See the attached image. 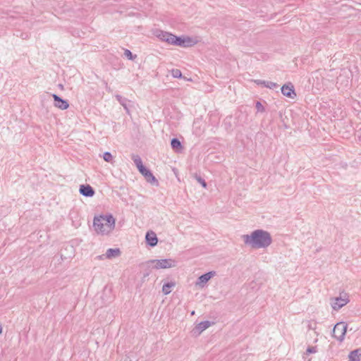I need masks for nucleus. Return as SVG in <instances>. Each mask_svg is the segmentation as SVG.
<instances>
[{
	"mask_svg": "<svg viewBox=\"0 0 361 361\" xmlns=\"http://www.w3.org/2000/svg\"><path fill=\"white\" fill-rule=\"evenodd\" d=\"M242 238L245 245L254 249L267 248L272 243L271 234L262 229L255 230L250 235H243Z\"/></svg>",
	"mask_w": 361,
	"mask_h": 361,
	"instance_id": "nucleus-1",
	"label": "nucleus"
},
{
	"mask_svg": "<svg viewBox=\"0 0 361 361\" xmlns=\"http://www.w3.org/2000/svg\"><path fill=\"white\" fill-rule=\"evenodd\" d=\"M93 227L99 234H108L115 227V219L111 214L95 216L93 221Z\"/></svg>",
	"mask_w": 361,
	"mask_h": 361,
	"instance_id": "nucleus-2",
	"label": "nucleus"
},
{
	"mask_svg": "<svg viewBox=\"0 0 361 361\" xmlns=\"http://www.w3.org/2000/svg\"><path fill=\"white\" fill-rule=\"evenodd\" d=\"M176 267V262L171 259L149 260L143 264V268L151 269H169Z\"/></svg>",
	"mask_w": 361,
	"mask_h": 361,
	"instance_id": "nucleus-3",
	"label": "nucleus"
},
{
	"mask_svg": "<svg viewBox=\"0 0 361 361\" xmlns=\"http://www.w3.org/2000/svg\"><path fill=\"white\" fill-rule=\"evenodd\" d=\"M348 325L344 322H338L334 327L332 336L339 341H343L346 334Z\"/></svg>",
	"mask_w": 361,
	"mask_h": 361,
	"instance_id": "nucleus-4",
	"label": "nucleus"
},
{
	"mask_svg": "<svg viewBox=\"0 0 361 361\" xmlns=\"http://www.w3.org/2000/svg\"><path fill=\"white\" fill-rule=\"evenodd\" d=\"M175 46H179L181 47H192L197 44V40L192 37H178L176 36V39L174 41Z\"/></svg>",
	"mask_w": 361,
	"mask_h": 361,
	"instance_id": "nucleus-5",
	"label": "nucleus"
},
{
	"mask_svg": "<svg viewBox=\"0 0 361 361\" xmlns=\"http://www.w3.org/2000/svg\"><path fill=\"white\" fill-rule=\"evenodd\" d=\"M331 305L334 310H338L349 302L348 295L344 293V296H339L331 300Z\"/></svg>",
	"mask_w": 361,
	"mask_h": 361,
	"instance_id": "nucleus-6",
	"label": "nucleus"
},
{
	"mask_svg": "<svg viewBox=\"0 0 361 361\" xmlns=\"http://www.w3.org/2000/svg\"><path fill=\"white\" fill-rule=\"evenodd\" d=\"M156 36L163 42H166L169 44L174 45V41L176 36L165 31L157 30L156 32Z\"/></svg>",
	"mask_w": 361,
	"mask_h": 361,
	"instance_id": "nucleus-7",
	"label": "nucleus"
},
{
	"mask_svg": "<svg viewBox=\"0 0 361 361\" xmlns=\"http://www.w3.org/2000/svg\"><path fill=\"white\" fill-rule=\"evenodd\" d=\"M140 173L145 177V180L151 183V184H155L158 185V180L156 179L154 176L152 174V173L147 169H146L145 166L142 169H140L138 170Z\"/></svg>",
	"mask_w": 361,
	"mask_h": 361,
	"instance_id": "nucleus-8",
	"label": "nucleus"
},
{
	"mask_svg": "<svg viewBox=\"0 0 361 361\" xmlns=\"http://www.w3.org/2000/svg\"><path fill=\"white\" fill-rule=\"evenodd\" d=\"M216 275V272H206L204 274L201 275L195 283L196 286L203 288L209 279Z\"/></svg>",
	"mask_w": 361,
	"mask_h": 361,
	"instance_id": "nucleus-9",
	"label": "nucleus"
},
{
	"mask_svg": "<svg viewBox=\"0 0 361 361\" xmlns=\"http://www.w3.org/2000/svg\"><path fill=\"white\" fill-rule=\"evenodd\" d=\"M281 92L284 96L291 99H293L296 96L294 87L291 83L283 85L281 87Z\"/></svg>",
	"mask_w": 361,
	"mask_h": 361,
	"instance_id": "nucleus-10",
	"label": "nucleus"
},
{
	"mask_svg": "<svg viewBox=\"0 0 361 361\" xmlns=\"http://www.w3.org/2000/svg\"><path fill=\"white\" fill-rule=\"evenodd\" d=\"M52 97L54 100V106L60 109L65 110L69 106V104L66 100L63 99L58 95L54 94Z\"/></svg>",
	"mask_w": 361,
	"mask_h": 361,
	"instance_id": "nucleus-11",
	"label": "nucleus"
},
{
	"mask_svg": "<svg viewBox=\"0 0 361 361\" xmlns=\"http://www.w3.org/2000/svg\"><path fill=\"white\" fill-rule=\"evenodd\" d=\"M80 193L85 197H92L94 195V190L90 185H81L79 189Z\"/></svg>",
	"mask_w": 361,
	"mask_h": 361,
	"instance_id": "nucleus-12",
	"label": "nucleus"
},
{
	"mask_svg": "<svg viewBox=\"0 0 361 361\" xmlns=\"http://www.w3.org/2000/svg\"><path fill=\"white\" fill-rule=\"evenodd\" d=\"M147 243L151 247H154L158 243L157 235L153 231H148L145 235Z\"/></svg>",
	"mask_w": 361,
	"mask_h": 361,
	"instance_id": "nucleus-13",
	"label": "nucleus"
},
{
	"mask_svg": "<svg viewBox=\"0 0 361 361\" xmlns=\"http://www.w3.org/2000/svg\"><path fill=\"white\" fill-rule=\"evenodd\" d=\"M121 255V250L118 248H109L106 250L105 256L108 259L118 257Z\"/></svg>",
	"mask_w": 361,
	"mask_h": 361,
	"instance_id": "nucleus-14",
	"label": "nucleus"
},
{
	"mask_svg": "<svg viewBox=\"0 0 361 361\" xmlns=\"http://www.w3.org/2000/svg\"><path fill=\"white\" fill-rule=\"evenodd\" d=\"M176 282L171 281L164 283L162 286V293L164 295H168L172 291V288L175 287Z\"/></svg>",
	"mask_w": 361,
	"mask_h": 361,
	"instance_id": "nucleus-15",
	"label": "nucleus"
},
{
	"mask_svg": "<svg viewBox=\"0 0 361 361\" xmlns=\"http://www.w3.org/2000/svg\"><path fill=\"white\" fill-rule=\"evenodd\" d=\"M361 357V348H357L352 350L349 354V359L353 361H360Z\"/></svg>",
	"mask_w": 361,
	"mask_h": 361,
	"instance_id": "nucleus-16",
	"label": "nucleus"
},
{
	"mask_svg": "<svg viewBox=\"0 0 361 361\" xmlns=\"http://www.w3.org/2000/svg\"><path fill=\"white\" fill-rule=\"evenodd\" d=\"M209 326H210V322H209V321H204V322H200L195 326V329L199 333H201L203 331H204L205 329H207L208 327H209Z\"/></svg>",
	"mask_w": 361,
	"mask_h": 361,
	"instance_id": "nucleus-17",
	"label": "nucleus"
},
{
	"mask_svg": "<svg viewBox=\"0 0 361 361\" xmlns=\"http://www.w3.org/2000/svg\"><path fill=\"white\" fill-rule=\"evenodd\" d=\"M171 145L172 149L176 152L182 148V145L178 138H173L171 141Z\"/></svg>",
	"mask_w": 361,
	"mask_h": 361,
	"instance_id": "nucleus-18",
	"label": "nucleus"
},
{
	"mask_svg": "<svg viewBox=\"0 0 361 361\" xmlns=\"http://www.w3.org/2000/svg\"><path fill=\"white\" fill-rule=\"evenodd\" d=\"M132 159L133 160L138 170L144 167L142 159L138 155L133 154L132 156Z\"/></svg>",
	"mask_w": 361,
	"mask_h": 361,
	"instance_id": "nucleus-19",
	"label": "nucleus"
},
{
	"mask_svg": "<svg viewBox=\"0 0 361 361\" xmlns=\"http://www.w3.org/2000/svg\"><path fill=\"white\" fill-rule=\"evenodd\" d=\"M116 98L117 101L124 107V109L126 110L127 113L129 114V109L127 106V99L123 98L121 95L117 94L116 95Z\"/></svg>",
	"mask_w": 361,
	"mask_h": 361,
	"instance_id": "nucleus-20",
	"label": "nucleus"
},
{
	"mask_svg": "<svg viewBox=\"0 0 361 361\" xmlns=\"http://www.w3.org/2000/svg\"><path fill=\"white\" fill-rule=\"evenodd\" d=\"M103 159L106 162H109V163H111V164H113L114 163V158H113V156L112 154L109 152H106L104 153L103 154Z\"/></svg>",
	"mask_w": 361,
	"mask_h": 361,
	"instance_id": "nucleus-21",
	"label": "nucleus"
},
{
	"mask_svg": "<svg viewBox=\"0 0 361 361\" xmlns=\"http://www.w3.org/2000/svg\"><path fill=\"white\" fill-rule=\"evenodd\" d=\"M171 75L175 78H182L181 71L179 69H173L171 71Z\"/></svg>",
	"mask_w": 361,
	"mask_h": 361,
	"instance_id": "nucleus-22",
	"label": "nucleus"
},
{
	"mask_svg": "<svg viewBox=\"0 0 361 361\" xmlns=\"http://www.w3.org/2000/svg\"><path fill=\"white\" fill-rule=\"evenodd\" d=\"M264 87L269 88V89H274L279 87V85L274 82L271 81H266Z\"/></svg>",
	"mask_w": 361,
	"mask_h": 361,
	"instance_id": "nucleus-23",
	"label": "nucleus"
},
{
	"mask_svg": "<svg viewBox=\"0 0 361 361\" xmlns=\"http://www.w3.org/2000/svg\"><path fill=\"white\" fill-rule=\"evenodd\" d=\"M124 55L130 60H133L136 58V55L133 56L132 52L128 49H125Z\"/></svg>",
	"mask_w": 361,
	"mask_h": 361,
	"instance_id": "nucleus-24",
	"label": "nucleus"
},
{
	"mask_svg": "<svg viewBox=\"0 0 361 361\" xmlns=\"http://www.w3.org/2000/svg\"><path fill=\"white\" fill-rule=\"evenodd\" d=\"M195 178H196L197 181L202 185L203 188L207 187V183L202 178H201L200 176H199L197 175H195Z\"/></svg>",
	"mask_w": 361,
	"mask_h": 361,
	"instance_id": "nucleus-25",
	"label": "nucleus"
},
{
	"mask_svg": "<svg viewBox=\"0 0 361 361\" xmlns=\"http://www.w3.org/2000/svg\"><path fill=\"white\" fill-rule=\"evenodd\" d=\"M255 107L258 111L263 112L264 111L263 105L259 102H256Z\"/></svg>",
	"mask_w": 361,
	"mask_h": 361,
	"instance_id": "nucleus-26",
	"label": "nucleus"
},
{
	"mask_svg": "<svg viewBox=\"0 0 361 361\" xmlns=\"http://www.w3.org/2000/svg\"><path fill=\"white\" fill-rule=\"evenodd\" d=\"M317 352L316 347H308L306 350V354L309 355Z\"/></svg>",
	"mask_w": 361,
	"mask_h": 361,
	"instance_id": "nucleus-27",
	"label": "nucleus"
},
{
	"mask_svg": "<svg viewBox=\"0 0 361 361\" xmlns=\"http://www.w3.org/2000/svg\"><path fill=\"white\" fill-rule=\"evenodd\" d=\"M265 82H266V80H255V83H257V85H263V86L265 85Z\"/></svg>",
	"mask_w": 361,
	"mask_h": 361,
	"instance_id": "nucleus-28",
	"label": "nucleus"
},
{
	"mask_svg": "<svg viewBox=\"0 0 361 361\" xmlns=\"http://www.w3.org/2000/svg\"><path fill=\"white\" fill-rule=\"evenodd\" d=\"M148 276H149V273H147L146 274L144 275L145 277Z\"/></svg>",
	"mask_w": 361,
	"mask_h": 361,
	"instance_id": "nucleus-29",
	"label": "nucleus"
}]
</instances>
